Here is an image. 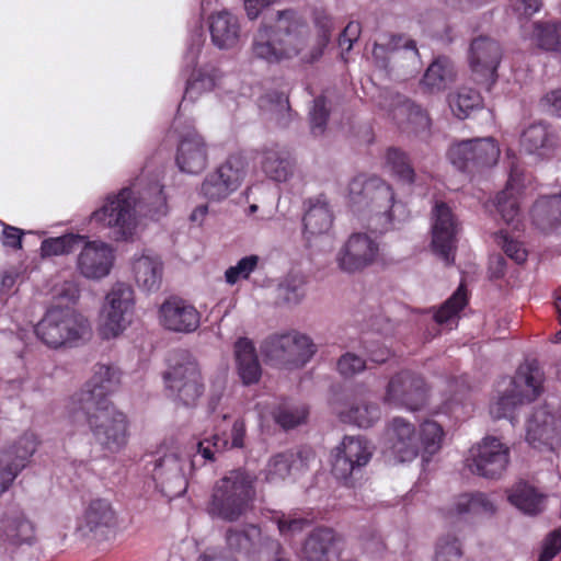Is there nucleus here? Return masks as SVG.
<instances>
[{
  "instance_id": "nucleus-60",
  "label": "nucleus",
  "mask_w": 561,
  "mask_h": 561,
  "mask_svg": "<svg viewBox=\"0 0 561 561\" xmlns=\"http://www.w3.org/2000/svg\"><path fill=\"white\" fill-rule=\"evenodd\" d=\"M461 556L462 551L457 538L448 536L438 541L435 561H459Z\"/></svg>"
},
{
  "instance_id": "nucleus-6",
  "label": "nucleus",
  "mask_w": 561,
  "mask_h": 561,
  "mask_svg": "<svg viewBox=\"0 0 561 561\" xmlns=\"http://www.w3.org/2000/svg\"><path fill=\"white\" fill-rule=\"evenodd\" d=\"M91 221L108 229V238L114 241H131L136 233L137 203L130 187L108 195L105 203L91 215Z\"/></svg>"
},
{
  "instance_id": "nucleus-38",
  "label": "nucleus",
  "mask_w": 561,
  "mask_h": 561,
  "mask_svg": "<svg viewBox=\"0 0 561 561\" xmlns=\"http://www.w3.org/2000/svg\"><path fill=\"white\" fill-rule=\"evenodd\" d=\"M308 455L302 451H285L273 456L266 466V480L277 482L286 479L294 469H300L306 466Z\"/></svg>"
},
{
  "instance_id": "nucleus-59",
  "label": "nucleus",
  "mask_w": 561,
  "mask_h": 561,
  "mask_svg": "<svg viewBox=\"0 0 561 561\" xmlns=\"http://www.w3.org/2000/svg\"><path fill=\"white\" fill-rule=\"evenodd\" d=\"M259 263L257 255H248L238 261L233 266H230L225 272V279L229 285H234L239 279L249 278L250 274L256 268Z\"/></svg>"
},
{
  "instance_id": "nucleus-48",
  "label": "nucleus",
  "mask_w": 561,
  "mask_h": 561,
  "mask_svg": "<svg viewBox=\"0 0 561 561\" xmlns=\"http://www.w3.org/2000/svg\"><path fill=\"white\" fill-rule=\"evenodd\" d=\"M82 243V236L70 233L44 240L41 245V251L43 256L68 254L78 250Z\"/></svg>"
},
{
  "instance_id": "nucleus-31",
  "label": "nucleus",
  "mask_w": 561,
  "mask_h": 561,
  "mask_svg": "<svg viewBox=\"0 0 561 561\" xmlns=\"http://www.w3.org/2000/svg\"><path fill=\"white\" fill-rule=\"evenodd\" d=\"M306 206L302 219L305 237L309 240L312 237L329 232L333 225V214L328 198L320 194L309 198Z\"/></svg>"
},
{
  "instance_id": "nucleus-13",
  "label": "nucleus",
  "mask_w": 561,
  "mask_h": 561,
  "mask_svg": "<svg viewBox=\"0 0 561 561\" xmlns=\"http://www.w3.org/2000/svg\"><path fill=\"white\" fill-rule=\"evenodd\" d=\"M510 463V448L499 438L484 437L471 447L466 458L468 469L485 479H499L506 471Z\"/></svg>"
},
{
  "instance_id": "nucleus-10",
  "label": "nucleus",
  "mask_w": 561,
  "mask_h": 561,
  "mask_svg": "<svg viewBox=\"0 0 561 561\" xmlns=\"http://www.w3.org/2000/svg\"><path fill=\"white\" fill-rule=\"evenodd\" d=\"M500 148L492 137L466 139L450 146L448 159L462 172L476 173L497 162Z\"/></svg>"
},
{
  "instance_id": "nucleus-3",
  "label": "nucleus",
  "mask_w": 561,
  "mask_h": 561,
  "mask_svg": "<svg viewBox=\"0 0 561 561\" xmlns=\"http://www.w3.org/2000/svg\"><path fill=\"white\" fill-rule=\"evenodd\" d=\"M195 465V457L186 453L178 442L171 440L158 448L147 461L146 468L161 493L178 497L186 491L187 479Z\"/></svg>"
},
{
  "instance_id": "nucleus-51",
  "label": "nucleus",
  "mask_w": 561,
  "mask_h": 561,
  "mask_svg": "<svg viewBox=\"0 0 561 561\" xmlns=\"http://www.w3.org/2000/svg\"><path fill=\"white\" fill-rule=\"evenodd\" d=\"M449 104L454 114L458 118L463 119L469 115L471 110L480 106L481 96L474 89L463 87L451 96Z\"/></svg>"
},
{
  "instance_id": "nucleus-52",
  "label": "nucleus",
  "mask_w": 561,
  "mask_h": 561,
  "mask_svg": "<svg viewBox=\"0 0 561 561\" xmlns=\"http://www.w3.org/2000/svg\"><path fill=\"white\" fill-rule=\"evenodd\" d=\"M550 133L542 123L528 126L522 134L520 145L528 153H535L550 144Z\"/></svg>"
},
{
  "instance_id": "nucleus-28",
  "label": "nucleus",
  "mask_w": 561,
  "mask_h": 561,
  "mask_svg": "<svg viewBox=\"0 0 561 561\" xmlns=\"http://www.w3.org/2000/svg\"><path fill=\"white\" fill-rule=\"evenodd\" d=\"M340 540L332 528L316 527L301 541L299 557L304 561H333Z\"/></svg>"
},
{
  "instance_id": "nucleus-9",
  "label": "nucleus",
  "mask_w": 561,
  "mask_h": 561,
  "mask_svg": "<svg viewBox=\"0 0 561 561\" xmlns=\"http://www.w3.org/2000/svg\"><path fill=\"white\" fill-rule=\"evenodd\" d=\"M225 542L232 554L250 561H262L266 556L279 554L283 550L282 543L264 533L256 524L228 527L225 533Z\"/></svg>"
},
{
  "instance_id": "nucleus-44",
  "label": "nucleus",
  "mask_w": 561,
  "mask_h": 561,
  "mask_svg": "<svg viewBox=\"0 0 561 561\" xmlns=\"http://www.w3.org/2000/svg\"><path fill=\"white\" fill-rule=\"evenodd\" d=\"M215 87V76L207 69H194L186 81L184 95L180 107L186 101H195L205 92H209Z\"/></svg>"
},
{
  "instance_id": "nucleus-46",
  "label": "nucleus",
  "mask_w": 561,
  "mask_h": 561,
  "mask_svg": "<svg viewBox=\"0 0 561 561\" xmlns=\"http://www.w3.org/2000/svg\"><path fill=\"white\" fill-rule=\"evenodd\" d=\"M341 417L344 422L366 428L379 420L380 410L375 403L359 402L352 404L347 411L342 412Z\"/></svg>"
},
{
  "instance_id": "nucleus-8",
  "label": "nucleus",
  "mask_w": 561,
  "mask_h": 561,
  "mask_svg": "<svg viewBox=\"0 0 561 561\" xmlns=\"http://www.w3.org/2000/svg\"><path fill=\"white\" fill-rule=\"evenodd\" d=\"M35 333L47 346L57 348L84 339L90 333V325L72 309L53 307L35 325Z\"/></svg>"
},
{
  "instance_id": "nucleus-4",
  "label": "nucleus",
  "mask_w": 561,
  "mask_h": 561,
  "mask_svg": "<svg viewBox=\"0 0 561 561\" xmlns=\"http://www.w3.org/2000/svg\"><path fill=\"white\" fill-rule=\"evenodd\" d=\"M89 402L87 407H69L70 416L75 422L84 419L95 442L103 449L111 453L121 450L127 443L126 416L111 402L101 401L99 405Z\"/></svg>"
},
{
  "instance_id": "nucleus-50",
  "label": "nucleus",
  "mask_w": 561,
  "mask_h": 561,
  "mask_svg": "<svg viewBox=\"0 0 561 561\" xmlns=\"http://www.w3.org/2000/svg\"><path fill=\"white\" fill-rule=\"evenodd\" d=\"M456 512L462 514H493L494 504L484 493L463 494L456 502Z\"/></svg>"
},
{
  "instance_id": "nucleus-32",
  "label": "nucleus",
  "mask_w": 561,
  "mask_h": 561,
  "mask_svg": "<svg viewBox=\"0 0 561 561\" xmlns=\"http://www.w3.org/2000/svg\"><path fill=\"white\" fill-rule=\"evenodd\" d=\"M508 502L528 516H537L546 508L547 495L535 485L520 480L507 490Z\"/></svg>"
},
{
  "instance_id": "nucleus-2",
  "label": "nucleus",
  "mask_w": 561,
  "mask_h": 561,
  "mask_svg": "<svg viewBox=\"0 0 561 561\" xmlns=\"http://www.w3.org/2000/svg\"><path fill=\"white\" fill-rule=\"evenodd\" d=\"M255 478L245 470H231L213 486L207 514L227 523L241 519L251 511L255 497Z\"/></svg>"
},
{
  "instance_id": "nucleus-62",
  "label": "nucleus",
  "mask_w": 561,
  "mask_h": 561,
  "mask_svg": "<svg viewBox=\"0 0 561 561\" xmlns=\"http://www.w3.org/2000/svg\"><path fill=\"white\" fill-rule=\"evenodd\" d=\"M337 371L345 378L353 377L366 368V362L354 353H345L336 363Z\"/></svg>"
},
{
  "instance_id": "nucleus-61",
  "label": "nucleus",
  "mask_w": 561,
  "mask_h": 561,
  "mask_svg": "<svg viewBox=\"0 0 561 561\" xmlns=\"http://www.w3.org/2000/svg\"><path fill=\"white\" fill-rule=\"evenodd\" d=\"M313 21L318 30V37L313 45L323 44L324 49L331 38V32L334 26L333 19L323 10H314Z\"/></svg>"
},
{
  "instance_id": "nucleus-53",
  "label": "nucleus",
  "mask_w": 561,
  "mask_h": 561,
  "mask_svg": "<svg viewBox=\"0 0 561 561\" xmlns=\"http://www.w3.org/2000/svg\"><path fill=\"white\" fill-rule=\"evenodd\" d=\"M387 165L391 172L402 182H414L415 172L405 152L390 148L387 152Z\"/></svg>"
},
{
  "instance_id": "nucleus-34",
  "label": "nucleus",
  "mask_w": 561,
  "mask_h": 561,
  "mask_svg": "<svg viewBox=\"0 0 561 561\" xmlns=\"http://www.w3.org/2000/svg\"><path fill=\"white\" fill-rule=\"evenodd\" d=\"M209 31L214 45L220 49L232 48L240 37L238 19L227 11L210 16Z\"/></svg>"
},
{
  "instance_id": "nucleus-42",
  "label": "nucleus",
  "mask_w": 561,
  "mask_h": 561,
  "mask_svg": "<svg viewBox=\"0 0 561 561\" xmlns=\"http://www.w3.org/2000/svg\"><path fill=\"white\" fill-rule=\"evenodd\" d=\"M455 76L453 62L445 57H439L427 68L423 83L431 90L439 91L447 88L455 80Z\"/></svg>"
},
{
  "instance_id": "nucleus-20",
  "label": "nucleus",
  "mask_w": 561,
  "mask_h": 561,
  "mask_svg": "<svg viewBox=\"0 0 561 561\" xmlns=\"http://www.w3.org/2000/svg\"><path fill=\"white\" fill-rule=\"evenodd\" d=\"M526 440L537 449L561 446V417L549 405L535 408L526 423Z\"/></svg>"
},
{
  "instance_id": "nucleus-24",
  "label": "nucleus",
  "mask_w": 561,
  "mask_h": 561,
  "mask_svg": "<svg viewBox=\"0 0 561 561\" xmlns=\"http://www.w3.org/2000/svg\"><path fill=\"white\" fill-rule=\"evenodd\" d=\"M502 58L500 44L489 37L480 36L470 46V66L479 82H494L496 69Z\"/></svg>"
},
{
  "instance_id": "nucleus-39",
  "label": "nucleus",
  "mask_w": 561,
  "mask_h": 561,
  "mask_svg": "<svg viewBox=\"0 0 561 561\" xmlns=\"http://www.w3.org/2000/svg\"><path fill=\"white\" fill-rule=\"evenodd\" d=\"M259 106L262 112L278 126L286 127L291 121V108L288 96L278 91H272L260 98Z\"/></svg>"
},
{
  "instance_id": "nucleus-49",
  "label": "nucleus",
  "mask_w": 561,
  "mask_h": 561,
  "mask_svg": "<svg viewBox=\"0 0 561 561\" xmlns=\"http://www.w3.org/2000/svg\"><path fill=\"white\" fill-rule=\"evenodd\" d=\"M331 112V102L324 95H319L312 101L309 110L310 131L314 137L322 136L328 126Z\"/></svg>"
},
{
  "instance_id": "nucleus-19",
  "label": "nucleus",
  "mask_w": 561,
  "mask_h": 561,
  "mask_svg": "<svg viewBox=\"0 0 561 561\" xmlns=\"http://www.w3.org/2000/svg\"><path fill=\"white\" fill-rule=\"evenodd\" d=\"M373 56L383 68H412L415 70L419 64L416 43L404 35H381L375 43Z\"/></svg>"
},
{
  "instance_id": "nucleus-41",
  "label": "nucleus",
  "mask_w": 561,
  "mask_h": 561,
  "mask_svg": "<svg viewBox=\"0 0 561 561\" xmlns=\"http://www.w3.org/2000/svg\"><path fill=\"white\" fill-rule=\"evenodd\" d=\"M306 284L302 275H287L277 286V304L288 308L301 304L306 296Z\"/></svg>"
},
{
  "instance_id": "nucleus-25",
  "label": "nucleus",
  "mask_w": 561,
  "mask_h": 561,
  "mask_svg": "<svg viewBox=\"0 0 561 561\" xmlns=\"http://www.w3.org/2000/svg\"><path fill=\"white\" fill-rule=\"evenodd\" d=\"M387 439L393 456L401 462L413 460L421 450L415 426L403 417H394L389 423Z\"/></svg>"
},
{
  "instance_id": "nucleus-63",
  "label": "nucleus",
  "mask_w": 561,
  "mask_h": 561,
  "mask_svg": "<svg viewBox=\"0 0 561 561\" xmlns=\"http://www.w3.org/2000/svg\"><path fill=\"white\" fill-rule=\"evenodd\" d=\"M496 242L502 247L507 257L512 259L515 263L522 264L527 260V251L523 244L516 240L510 239L507 234L500 233L496 237Z\"/></svg>"
},
{
  "instance_id": "nucleus-23",
  "label": "nucleus",
  "mask_w": 561,
  "mask_h": 561,
  "mask_svg": "<svg viewBox=\"0 0 561 561\" xmlns=\"http://www.w3.org/2000/svg\"><path fill=\"white\" fill-rule=\"evenodd\" d=\"M77 268L79 273L89 279H101L111 272L114 262L112 247L103 241H85L79 248Z\"/></svg>"
},
{
  "instance_id": "nucleus-22",
  "label": "nucleus",
  "mask_w": 561,
  "mask_h": 561,
  "mask_svg": "<svg viewBox=\"0 0 561 561\" xmlns=\"http://www.w3.org/2000/svg\"><path fill=\"white\" fill-rule=\"evenodd\" d=\"M119 371L114 366L98 364L94 366L93 376L85 387L76 393L69 407H87L89 403L99 404L101 401L111 402L107 396L113 392L119 383Z\"/></svg>"
},
{
  "instance_id": "nucleus-58",
  "label": "nucleus",
  "mask_w": 561,
  "mask_h": 561,
  "mask_svg": "<svg viewBox=\"0 0 561 561\" xmlns=\"http://www.w3.org/2000/svg\"><path fill=\"white\" fill-rule=\"evenodd\" d=\"M277 525L278 531L284 537L295 536L310 525V520L304 517H295L284 513H277L272 517Z\"/></svg>"
},
{
  "instance_id": "nucleus-45",
  "label": "nucleus",
  "mask_w": 561,
  "mask_h": 561,
  "mask_svg": "<svg viewBox=\"0 0 561 561\" xmlns=\"http://www.w3.org/2000/svg\"><path fill=\"white\" fill-rule=\"evenodd\" d=\"M534 36L540 48L561 53V22H537Z\"/></svg>"
},
{
  "instance_id": "nucleus-43",
  "label": "nucleus",
  "mask_w": 561,
  "mask_h": 561,
  "mask_svg": "<svg viewBox=\"0 0 561 561\" xmlns=\"http://www.w3.org/2000/svg\"><path fill=\"white\" fill-rule=\"evenodd\" d=\"M37 448V438L33 433H24L0 457L8 459L11 467H19V472L25 468L28 459Z\"/></svg>"
},
{
  "instance_id": "nucleus-11",
  "label": "nucleus",
  "mask_w": 561,
  "mask_h": 561,
  "mask_svg": "<svg viewBox=\"0 0 561 561\" xmlns=\"http://www.w3.org/2000/svg\"><path fill=\"white\" fill-rule=\"evenodd\" d=\"M373 456V447L364 437L345 436L336 448L332 462V473L347 486L362 477L363 469Z\"/></svg>"
},
{
  "instance_id": "nucleus-33",
  "label": "nucleus",
  "mask_w": 561,
  "mask_h": 561,
  "mask_svg": "<svg viewBox=\"0 0 561 561\" xmlns=\"http://www.w3.org/2000/svg\"><path fill=\"white\" fill-rule=\"evenodd\" d=\"M234 358L238 375L244 385L256 383L262 375L255 346L248 337H239L234 343Z\"/></svg>"
},
{
  "instance_id": "nucleus-30",
  "label": "nucleus",
  "mask_w": 561,
  "mask_h": 561,
  "mask_svg": "<svg viewBox=\"0 0 561 561\" xmlns=\"http://www.w3.org/2000/svg\"><path fill=\"white\" fill-rule=\"evenodd\" d=\"M116 516L111 504L105 500L92 501L85 510L80 530L84 536L103 538L115 527Z\"/></svg>"
},
{
  "instance_id": "nucleus-35",
  "label": "nucleus",
  "mask_w": 561,
  "mask_h": 561,
  "mask_svg": "<svg viewBox=\"0 0 561 561\" xmlns=\"http://www.w3.org/2000/svg\"><path fill=\"white\" fill-rule=\"evenodd\" d=\"M0 537L12 545L30 543L34 528L22 512H5L0 520Z\"/></svg>"
},
{
  "instance_id": "nucleus-15",
  "label": "nucleus",
  "mask_w": 561,
  "mask_h": 561,
  "mask_svg": "<svg viewBox=\"0 0 561 561\" xmlns=\"http://www.w3.org/2000/svg\"><path fill=\"white\" fill-rule=\"evenodd\" d=\"M348 198L353 204L371 205L377 214L385 216L386 221H393L394 195L392 188L379 178L357 175L348 184Z\"/></svg>"
},
{
  "instance_id": "nucleus-17",
  "label": "nucleus",
  "mask_w": 561,
  "mask_h": 561,
  "mask_svg": "<svg viewBox=\"0 0 561 561\" xmlns=\"http://www.w3.org/2000/svg\"><path fill=\"white\" fill-rule=\"evenodd\" d=\"M427 392L428 389L422 376L411 370H401L390 378L383 401L390 405L417 411L426 404Z\"/></svg>"
},
{
  "instance_id": "nucleus-12",
  "label": "nucleus",
  "mask_w": 561,
  "mask_h": 561,
  "mask_svg": "<svg viewBox=\"0 0 561 561\" xmlns=\"http://www.w3.org/2000/svg\"><path fill=\"white\" fill-rule=\"evenodd\" d=\"M261 348L264 356L275 365L294 367L304 366L316 352L312 341L298 333L270 336Z\"/></svg>"
},
{
  "instance_id": "nucleus-54",
  "label": "nucleus",
  "mask_w": 561,
  "mask_h": 561,
  "mask_svg": "<svg viewBox=\"0 0 561 561\" xmlns=\"http://www.w3.org/2000/svg\"><path fill=\"white\" fill-rule=\"evenodd\" d=\"M467 305V293L462 285L449 297L442 307L435 312L434 319L443 324L450 321Z\"/></svg>"
},
{
  "instance_id": "nucleus-36",
  "label": "nucleus",
  "mask_w": 561,
  "mask_h": 561,
  "mask_svg": "<svg viewBox=\"0 0 561 561\" xmlns=\"http://www.w3.org/2000/svg\"><path fill=\"white\" fill-rule=\"evenodd\" d=\"M134 277L145 291H157L162 282L163 265L158 256L141 255L133 263Z\"/></svg>"
},
{
  "instance_id": "nucleus-21",
  "label": "nucleus",
  "mask_w": 561,
  "mask_h": 561,
  "mask_svg": "<svg viewBox=\"0 0 561 561\" xmlns=\"http://www.w3.org/2000/svg\"><path fill=\"white\" fill-rule=\"evenodd\" d=\"M134 304V291L129 285L117 283L106 296L103 335L107 339L118 335L126 327V314Z\"/></svg>"
},
{
  "instance_id": "nucleus-5",
  "label": "nucleus",
  "mask_w": 561,
  "mask_h": 561,
  "mask_svg": "<svg viewBox=\"0 0 561 561\" xmlns=\"http://www.w3.org/2000/svg\"><path fill=\"white\" fill-rule=\"evenodd\" d=\"M542 373L537 362L520 365L506 387L499 390L497 398L490 404L493 419H511L523 404L534 401L541 392Z\"/></svg>"
},
{
  "instance_id": "nucleus-47",
  "label": "nucleus",
  "mask_w": 561,
  "mask_h": 561,
  "mask_svg": "<svg viewBox=\"0 0 561 561\" xmlns=\"http://www.w3.org/2000/svg\"><path fill=\"white\" fill-rule=\"evenodd\" d=\"M533 217L549 226L561 224V194L540 197L533 207Z\"/></svg>"
},
{
  "instance_id": "nucleus-14",
  "label": "nucleus",
  "mask_w": 561,
  "mask_h": 561,
  "mask_svg": "<svg viewBox=\"0 0 561 561\" xmlns=\"http://www.w3.org/2000/svg\"><path fill=\"white\" fill-rule=\"evenodd\" d=\"M247 162L241 154H231L215 171L208 173L199 194L209 202H220L236 192L247 173Z\"/></svg>"
},
{
  "instance_id": "nucleus-27",
  "label": "nucleus",
  "mask_w": 561,
  "mask_h": 561,
  "mask_svg": "<svg viewBox=\"0 0 561 561\" xmlns=\"http://www.w3.org/2000/svg\"><path fill=\"white\" fill-rule=\"evenodd\" d=\"M182 172L198 174L207 165L208 149L204 137L196 130H188L181 137L175 158Z\"/></svg>"
},
{
  "instance_id": "nucleus-64",
  "label": "nucleus",
  "mask_w": 561,
  "mask_h": 561,
  "mask_svg": "<svg viewBox=\"0 0 561 561\" xmlns=\"http://www.w3.org/2000/svg\"><path fill=\"white\" fill-rule=\"evenodd\" d=\"M561 550V526L549 533L538 561H551Z\"/></svg>"
},
{
  "instance_id": "nucleus-7",
  "label": "nucleus",
  "mask_w": 561,
  "mask_h": 561,
  "mask_svg": "<svg viewBox=\"0 0 561 561\" xmlns=\"http://www.w3.org/2000/svg\"><path fill=\"white\" fill-rule=\"evenodd\" d=\"M163 378L169 396L184 405L194 404L203 394L204 383L198 363L186 350L170 352Z\"/></svg>"
},
{
  "instance_id": "nucleus-16",
  "label": "nucleus",
  "mask_w": 561,
  "mask_h": 561,
  "mask_svg": "<svg viewBox=\"0 0 561 561\" xmlns=\"http://www.w3.org/2000/svg\"><path fill=\"white\" fill-rule=\"evenodd\" d=\"M381 256L380 244L363 232L352 233L336 253L339 268L355 274L375 265Z\"/></svg>"
},
{
  "instance_id": "nucleus-18",
  "label": "nucleus",
  "mask_w": 561,
  "mask_h": 561,
  "mask_svg": "<svg viewBox=\"0 0 561 561\" xmlns=\"http://www.w3.org/2000/svg\"><path fill=\"white\" fill-rule=\"evenodd\" d=\"M460 224L453 209L444 202L432 208V248L447 265L454 263Z\"/></svg>"
},
{
  "instance_id": "nucleus-1",
  "label": "nucleus",
  "mask_w": 561,
  "mask_h": 561,
  "mask_svg": "<svg viewBox=\"0 0 561 561\" xmlns=\"http://www.w3.org/2000/svg\"><path fill=\"white\" fill-rule=\"evenodd\" d=\"M277 26L261 25L251 44L252 56L268 64H279L299 58L312 65L323 55V44L309 45L310 30L306 20L295 10L277 11Z\"/></svg>"
},
{
  "instance_id": "nucleus-26",
  "label": "nucleus",
  "mask_w": 561,
  "mask_h": 561,
  "mask_svg": "<svg viewBox=\"0 0 561 561\" xmlns=\"http://www.w3.org/2000/svg\"><path fill=\"white\" fill-rule=\"evenodd\" d=\"M159 313L161 324L173 332L192 333L201 323V316L195 307L178 297L167 299Z\"/></svg>"
},
{
  "instance_id": "nucleus-57",
  "label": "nucleus",
  "mask_w": 561,
  "mask_h": 561,
  "mask_svg": "<svg viewBox=\"0 0 561 561\" xmlns=\"http://www.w3.org/2000/svg\"><path fill=\"white\" fill-rule=\"evenodd\" d=\"M305 405H280L274 413V419L283 428L289 430L301 424L307 417Z\"/></svg>"
},
{
  "instance_id": "nucleus-56",
  "label": "nucleus",
  "mask_w": 561,
  "mask_h": 561,
  "mask_svg": "<svg viewBox=\"0 0 561 561\" xmlns=\"http://www.w3.org/2000/svg\"><path fill=\"white\" fill-rule=\"evenodd\" d=\"M495 207L506 224L514 222L519 216L518 201L508 185L496 195Z\"/></svg>"
},
{
  "instance_id": "nucleus-29",
  "label": "nucleus",
  "mask_w": 561,
  "mask_h": 561,
  "mask_svg": "<svg viewBox=\"0 0 561 561\" xmlns=\"http://www.w3.org/2000/svg\"><path fill=\"white\" fill-rule=\"evenodd\" d=\"M245 424L242 419H237L231 426L230 434L225 431L216 432L210 438H205L197 444V451L205 460H215L216 453H222L232 448H243L245 439Z\"/></svg>"
},
{
  "instance_id": "nucleus-37",
  "label": "nucleus",
  "mask_w": 561,
  "mask_h": 561,
  "mask_svg": "<svg viewBox=\"0 0 561 561\" xmlns=\"http://www.w3.org/2000/svg\"><path fill=\"white\" fill-rule=\"evenodd\" d=\"M396 118L402 116L407 117L408 123L411 125L413 131L422 139H427L430 136L431 118L426 111L411 100L397 95L396 107L393 110Z\"/></svg>"
},
{
  "instance_id": "nucleus-40",
  "label": "nucleus",
  "mask_w": 561,
  "mask_h": 561,
  "mask_svg": "<svg viewBox=\"0 0 561 561\" xmlns=\"http://www.w3.org/2000/svg\"><path fill=\"white\" fill-rule=\"evenodd\" d=\"M262 169L270 179L285 182L293 174L294 163L287 152L267 149L263 153Z\"/></svg>"
},
{
  "instance_id": "nucleus-55",
  "label": "nucleus",
  "mask_w": 561,
  "mask_h": 561,
  "mask_svg": "<svg viewBox=\"0 0 561 561\" xmlns=\"http://www.w3.org/2000/svg\"><path fill=\"white\" fill-rule=\"evenodd\" d=\"M417 435L421 438V448H423L428 456L438 451L443 438V430L438 423L434 421L424 422Z\"/></svg>"
}]
</instances>
